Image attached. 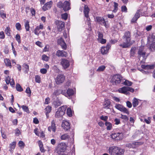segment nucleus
Here are the masks:
<instances>
[{"label":"nucleus","mask_w":155,"mask_h":155,"mask_svg":"<svg viewBox=\"0 0 155 155\" xmlns=\"http://www.w3.org/2000/svg\"><path fill=\"white\" fill-rule=\"evenodd\" d=\"M108 150L109 153L113 155H122L124 152V149L115 146L110 147Z\"/></svg>","instance_id":"f257e3e1"},{"label":"nucleus","mask_w":155,"mask_h":155,"mask_svg":"<svg viewBox=\"0 0 155 155\" xmlns=\"http://www.w3.org/2000/svg\"><path fill=\"white\" fill-rule=\"evenodd\" d=\"M130 33L129 32L127 31L125 33L124 38L125 39V41L123 43L120 44V45L123 48H128L130 46L132 43L130 42Z\"/></svg>","instance_id":"f03ea898"},{"label":"nucleus","mask_w":155,"mask_h":155,"mask_svg":"<svg viewBox=\"0 0 155 155\" xmlns=\"http://www.w3.org/2000/svg\"><path fill=\"white\" fill-rule=\"evenodd\" d=\"M123 78L119 74H116L113 76L111 80V83L113 85H116L122 83L123 81Z\"/></svg>","instance_id":"7ed1b4c3"},{"label":"nucleus","mask_w":155,"mask_h":155,"mask_svg":"<svg viewBox=\"0 0 155 155\" xmlns=\"http://www.w3.org/2000/svg\"><path fill=\"white\" fill-rule=\"evenodd\" d=\"M70 4L69 1H65L63 3L61 2H59L57 5L60 8H62L64 11L65 12L71 9L70 6Z\"/></svg>","instance_id":"20e7f679"},{"label":"nucleus","mask_w":155,"mask_h":155,"mask_svg":"<svg viewBox=\"0 0 155 155\" xmlns=\"http://www.w3.org/2000/svg\"><path fill=\"white\" fill-rule=\"evenodd\" d=\"M67 108L66 105H64L58 108L56 113L55 117L58 118L62 117L64 114Z\"/></svg>","instance_id":"39448f33"},{"label":"nucleus","mask_w":155,"mask_h":155,"mask_svg":"<svg viewBox=\"0 0 155 155\" xmlns=\"http://www.w3.org/2000/svg\"><path fill=\"white\" fill-rule=\"evenodd\" d=\"M110 136L113 139L120 140L123 138L124 134L122 131H119L116 133H112Z\"/></svg>","instance_id":"423d86ee"},{"label":"nucleus","mask_w":155,"mask_h":155,"mask_svg":"<svg viewBox=\"0 0 155 155\" xmlns=\"http://www.w3.org/2000/svg\"><path fill=\"white\" fill-rule=\"evenodd\" d=\"M115 107L117 109L121 112H123L128 114H129V112L127 109L121 104H116Z\"/></svg>","instance_id":"0eeeda50"},{"label":"nucleus","mask_w":155,"mask_h":155,"mask_svg":"<svg viewBox=\"0 0 155 155\" xmlns=\"http://www.w3.org/2000/svg\"><path fill=\"white\" fill-rule=\"evenodd\" d=\"M66 148V146L65 143H61L58 144L56 150L57 151V152L59 153L60 152H64Z\"/></svg>","instance_id":"6e6552de"},{"label":"nucleus","mask_w":155,"mask_h":155,"mask_svg":"<svg viewBox=\"0 0 155 155\" xmlns=\"http://www.w3.org/2000/svg\"><path fill=\"white\" fill-rule=\"evenodd\" d=\"M95 20L99 24L103 25L106 28H108V26L107 24L106 23L104 18L101 17H97Z\"/></svg>","instance_id":"1a4fd4ad"},{"label":"nucleus","mask_w":155,"mask_h":155,"mask_svg":"<svg viewBox=\"0 0 155 155\" xmlns=\"http://www.w3.org/2000/svg\"><path fill=\"white\" fill-rule=\"evenodd\" d=\"M97 34L98 35V38H97L98 41L102 44L105 43L106 42V40L103 38V35L102 33L101 32L98 31L97 32Z\"/></svg>","instance_id":"9d476101"},{"label":"nucleus","mask_w":155,"mask_h":155,"mask_svg":"<svg viewBox=\"0 0 155 155\" xmlns=\"http://www.w3.org/2000/svg\"><path fill=\"white\" fill-rule=\"evenodd\" d=\"M57 42L58 44L61 46L62 48L64 50L66 49L67 48L66 45L62 37H59L58 38Z\"/></svg>","instance_id":"9b49d317"},{"label":"nucleus","mask_w":155,"mask_h":155,"mask_svg":"<svg viewBox=\"0 0 155 155\" xmlns=\"http://www.w3.org/2000/svg\"><path fill=\"white\" fill-rule=\"evenodd\" d=\"M44 26L42 24L40 23L39 25L37 26L34 30V34L38 36L39 34L41 32L40 29H43Z\"/></svg>","instance_id":"f8f14e48"},{"label":"nucleus","mask_w":155,"mask_h":155,"mask_svg":"<svg viewBox=\"0 0 155 155\" xmlns=\"http://www.w3.org/2000/svg\"><path fill=\"white\" fill-rule=\"evenodd\" d=\"M65 80V77L62 74L58 75L56 78L55 81L57 84L63 83Z\"/></svg>","instance_id":"ddd939ff"},{"label":"nucleus","mask_w":155,"mask_h":155,"mask_svg":"<svg viewBox=\"0 0 155 155\" xmlns=\"http://www.w3.org/2000/svg\"><path fill=\"white\" fill-rule=\"evenodd\" d=\"M61 126L65 130H67L70 128V124L67 121L64 120L62 121Z\"/></svg>","instance_id":"4468645a"},{"label":"nucleus","mask_w":155,"mask_h":155,"mask_svg":"<svg viewBox=\"0 0 155 155\" xmlns=\"http://www.w3.org/2000/svg\"><path fill=\"white\" fill-rule=\"evenodd\" d=\"M58 31H61L64 27V23L61 21H56Z\"/></svg>","instance_id":"2eb2a0df"},{"label":"nucleus","mask_w":155,"mask_h":155,"mask_svg":"<svg viewBox=\"0 0 155 155\" xmlns=\"http://www.w3.org/2000/svg\"><path fill=\"white\" fill-rule=\"evenodd\" d=\"M55 122L54 120H53L51 122V126L48 127V130L50 131H52L53 132L55 133L56 131V126Z\"/></svg>","instance_id":"dca6fc26"},{"label":"nucleus","mask_w":155,"mask_h":155,"mask_svg":"<svg viewBox=\"0 0 155 155\" xmlns=\"http://www.w3.org/2000/svg\"><path fill=\"white\" fill-rule=\"evenodd\" d=\"M111 48V45L107 44L106 47H103L101 48V52L103 54H105L107 53L108 50Z\"/></svg>","instance_id":"f3484780"},{"label":"nucleus","mask_w":155,"mask_h":155,"mask_svg":"<svg viewBox=\"0 0 155 155\" xmlns=\"http://www.w3.org/2000/svg\"><path fill=\"white\" fill-rule=\"evenodd\" d=\"M61 63L64 69L67 68L70 65V63L68 61L64 59H63L61 60Z\"/></svg>","instance_id":"a211bd4d"},{"label":"nucleus","mask_w":155,"mask_h":155,"mask_svg":"<svg viewBox=\"0 0 155 155\" xmlns=\"http://www.w3.org/2000/svg\"><path fill=\"white\" fill-rule=\"evenodd\" d=\"M140 10H137L135 13L134 16L132 19L131 22L132 23H134L136 22L137 19L140 17Z\"/></svg>","instance_id":"6ab92c4d"},{"label":"nucleus","mask_w":155,"mask_h":155,"mask_svg":"<svg viewBox=\"0 0 155 155\" xmlns=\"http://www.w3.org/2000/svg\"><path fill=\"white\" fill-rule=\"evenodd\" d=\"M56 55L58 57H66L67 56V53L64 51L59 50L57 51Z\"/></svg>","instance_id":"aec40b11"},{"label":"nucleus","mask_w":155,"mask_h":155,"mask_svg":"<svg viewBox=\"0 0 155 155\" xmlns=\"http://www.w3.org/2000/svg\"><path fill=\"white\" fill-rule=\"evenodd\" d=\"M103 107L106 109L109 108L111 104V102L109 100H105L103 103Z\"/></svg>","instance_id":"412c9836"},{"label":"nucleus","mask_w":155,"mask_h":155,"mask_svg":"<svg viewBox=\"0 0 155 155\" xmlns=\"http://www.w3.org/2000/svg\"><path fill=\"white\" fill-rule=\"evenodd\" d=\"M138 54L140 56L142 57L145 59L146 58L145 57V52L143 50V47H140L139 51H138Z\"/></svg>","instance_id":"4be33fe9"},{"label":"nucleus","mask_w":155,"mask_h":155,"mask_svg":"<svg viewBox=\"0 0 155 155\" xmlns=\"http://www.w3.org/2000/svg\"><path fill=\"white\" fill-rule=\"evenodd\" d=\"M52 4V2L51 1L47 2L43 6L42 9L44 11H46L50 8L51 7Z\"/></svg>","instance_id":"5701e85b"},{"label":"nucleus","mask_w":155,"mask_h":155,"mask_svg":"<svg viewBox=\"0 0 155 155\" xmlns=\"http://www.w3.org/2000/svg\"><path fill=\"white\" fill-rule=\"evenodd\" d=\"M118 91L119 93L124 94H127L129 93L127 92V87H124L118 89Z\"/></svg>","instance_id":"b1692460"},{"label":"nucleus","mask_w":155,"mask_h":155,"mask_svg":"<svg viewBox=\"0 0 155 155\" xmlns=\"http://www.w3.org/2000/svg\"><path fill=\"white\" fill-rule=\"evenodd\" d=\"M141 68L145 69V70H149V69H153L154 67V65H144L142 64L141 65Z\"/></svg>","instance_id":"393cba45"},{"label":"nucleus","mask_w":155,"mask_h":155,"mask_svg":"<svg viewBox=\"0 0 155 155\" xmlns=\"http://www.w3.org/2000/svg\"><path fill=\"white\" fill-rule=\"evenodd\" d=\"M90 10L87 6L85 5L84 7V16L88 18L89 17V12Z\"/></svg>","instance_id":"a878e982"},{"label":"nucleus","mask_w":155,"mask_h":155,"mask_svg":"<svg viewBox=\"0 0 155 155\" xmlns=\"http://www.w3.org/2000/svg\"><path fill=\"white\" fill-rule=\"evenodd\" d=\"M74 91L71 89H68L67 92V93H64L65 95H64L66 97H70L71 96L74 94Z\"/></svg>","instance_id":"bb28decb"},{"label":"nucleus","mask_w":155,"mask_h":155,"mask_svg":"<svg viewBox=\"0 0 155 155\" xmlns=\"http://www.w3.org/2000/svg\"><path fill=\"white\" fill-rule=\"evenodd\" d=\"M46 112V114L47 117H49L48 114L51 110V107L49 106H47L45 109Z\"/></svg>","instance_id":"cd10ccee"},{"label":"nucleus","mask_w":155,"mask_h":155,"mask_svg":"<svg viewBox=\"0 0 155 155\" xmlns=\"http://www.w3.org/2000/svg\"><path fill=\"white\" fill-rule=\"evenodd\" d=\"M124 79H123V81H122V84L128 86H130L133 84L132 82L131 81L127 80H125L124 81Z\"/></svg>","instance_id":"c85d7f7f"},{"label":"nucleus","mask_w":155,"mask_h":155,"mask_svg":"<svg viewBox=\"0 0 155 155\" xmlns=\"http://www.w3.org/2000/svg\"><path fill=\"white\" fill-rule=\"evenodd\" d=\"M139 104V101L138 99L136 98H134L132 101V104L134 107H137Z\"/></svg>","instance_id":"c756f323"},{"label":"nucleus","mask_w":155,"mask_h":155,"mask_svg":"<svg viewBox=\"0 0 155 155\" xmlns=\"http://www.w3.org/2000/svg\"><path fill=\"white\" fill-rule=\"evenodd\" d=\"M16 142H13L12 143L10 144V148L11 149L10 150V152L12 153L13 152V150L15 148V147Z\"/></svg>","instance_id":"7c9ffc66"},{"label":"nucleus","mask_w":155,"mask_h":155,"mask_svg":"<svg viewBox=\"0 0 155 155\" xmlns=\"http://www.w3.org/2000/svg\"><path fill=\"white\" fill-rule=\"evenodd\" d=\"M69 137V136L67 134H65L61 136L60 138L62 140H66L68 139Z\"/></svg>","instance_id":"2f4dec72"},{"label":"nucleus","mask_w":155,"mask_h":155,"mask_svg":"<svg viewBox=\"0 0 155 155\" xmlns=\"http://www.w3.org/2000/svg\"><path fill=\"white\" fill-rule=\"evenodd\" d=\"M61 94H62L64 95H65L64 92L61 90H58L55 91L53 93V95L57 96Z\"/></svg>","instance_id":"473e14b6"},{"label":"nucleus","mask_w":155,"mask_h":155,"mask_svg":"<svg viewBox=\"0 0 155 155\" xmlns=\"http://www.w3.org/2000/svg\"><path fill=\"white\" fill-rule=\"evenodd\" d=\"M105 125L107 127V130H111L112 127V124L110 122H106L105 123Z\"/></svg>","instance_id":"72a5a7b5"},{"label":"nucleus","mask_w":155,"mask_h":155,"mask_svg":"<svg viewBox=\"0 0 155 155\" xmlns=\"http://www.w3.org/2000/svg\"><path fill=\"white\" fill-rule=\"evenodd\" d=\"M105 66L103 65L100 66L96 70V71L98 72L103 71L105 69Z\"/></svg>","instance_id":"f704fd0d"},{"label":"nucleus","mask_w":155,"mask_h":155,"mask_svg":"<svg viewBox=\"0 0 155 155\" xmlns=\"http://www.w3.org/2000/svg\"><path fill=\"white\" fill-rule=\"evenodd\" d=\"M10 31L11 29L9 27H6L5 31V33L8 36H10L11 35Z\"/></svg>","instance_id":"c9c22d12"},{"label":"nucleus","mask_w":155,"mask_h":155,"mask_svg":"<svg viewBox=\"0 0 155 155\" xmlns=\"http://www.w3.org/2000/svg\"><path fill=\"white\" fill-rule=\"evenodd\" d=\"M4 62L6 66L10 67V68L11 67V63L9 59H5L4 60Z\"/></svg>","instance_id":"e433bc0d"},{"label":"nucleus","mask_w":155,"mask_h":155,"mask_svg":"<svg viewBox=\"0 0 155 155\" xmlns=\"http://www.w3.org/2000/svg\"><path fill=\"white\" fill-rule=\"evenodd\" d=\"M25 28L27 31L29 30L30 26L29 24V21H26L25 23Z\"/></svg>","instance_id":"4c0bfd02"},{"label":"nucleus","mask_w":155,"mask_h":155,"mask_svg":"<svg viewBox=\"0 0 155 155\" xmlns=\"http://www.w3.org/2000/svg\"><path fill=\"white\" fill-rule=\"evenodd\" d=\"M114 10L113 11V12L114 13L116 12L118 9V4L115 2H114Z\"/></svg>","instance_id":"58836bf2"},{"label":"nucleus","mask_w":155,"mask_h":155,"mask_svg":"<svg viewBox=\"0 0 155 155\" xmlns=\"http://www.w3.org/2000/svg\"><path fill=\"white\" fill-rule=\"evenodd\" d=\"M136 47L132 48L130 51V55L131 56H134L136 52Z\"/></svg>","instance_id":"ea45409f"},{"label":"nucleus","mask_w":155,"mask_h":155,"mask_svg":"<svg viewBox=\"0 0 155 155\" xmlns=\"http://www.w3.org/2000/svg\"><path fill=\"white\" fill-rule=\"evenodd\" d=\"M149 48L152 51H155V42L151 45Z\"/></svg>","instance_id":"a19ab883"},{"label":"nucleus","mask_w":155,"mask_h":155,"mask_svg":"<svg viewBox=\"0 0 155 155\" xmlns=\"http://www.w3.org/2000/svg\"><path fill=\"white\" fill-rule=\"evenodd\" d=\"M154 39V36L153 35H149L148 38V42L151 41Z\"/></svg>","instance_id":"79ce46f5"},{"label":"nucleus","mask_w":155,"mask_h":155,"mask_svg":"<svg viewBox=\"0 0 155 155\" xmlns=\"http://www.w3.org/2000/svg\"><path fill=\"white\" fill-rule=\"evenodd\" d=\"M67 113L68 115V116L70 117L72 116V111L71 110V109L70 108L68 107L67 108Z\"/></svg>","instance_id":"37998d69"},{"label":"nucleus","mask_w":155,"mask_h":155,"mask_svg":"<svg viewBox=\"0 0 155 155\" xmlns=\"http://www.w3.org/2000/svg\"><path fill=\"white\" fill-rule=\"evenodd\" d=\"M16 88V90L19 91H23V89L19 84H17Z\"/></svg>","instance_id":"c03bdc74"},{"label":"nucleus","mask_w":155,"mask_h":155,"mask_svg":"<svg viewBox=\"0 0 155 155\" xmlns=\"http://www.w3.org/2000/svg\"><path fill=\"white\" fill-rule=\"evenodd\" d=\"M54 104L55 106L56 107H58V106L60 105L61 104V102L59 100H57L56 101L54 102Z\"/></svg>","instance_id":"a18cd8bd"},{"label":"nucleus","mask_w":155,"mask_h":155,"mask_svg":"<svg viewBox=\"0 0 155 155\" xmlns=\"http://www.w3.org/2000/svg\"><path fill=\"white\" fill-rule=\"evenodd\" d=\"M15 27L16 29L18 31H20L21 29V25L19 23H17L16 24Z\"/></svg>","instance_id":"49530a36"},{"label":"nucleus","mask_w":155,"mask_h":155,"mask_svg":"<svg viewBox=\"0 0 155 155\" xmlns=\"http://www.w3.org/2000/svg\"><path fill=\"white\" fill-rule=\"evenodd\" d=\"M22 109L27 113H29V110L27 107L25 105H23L21 106Z\"/></svg>","instance_id":"de8ad7c7"},{"label":"nucleus","mask_w":155,"mask_h":155,"mask_svg":"<svg viewBox=\"0 0 155 155\" xmlns=\"http://www.w3.org/2000/svg\"><path fill=\"white\" fill-rule=\"evenodd\" d=\"M35 81L36 82L40 83L41 82V78L38 75H36L35 77Z\"/></svg>","instance_id":"09e8293b"},{"label":"nucleus","mask_w":155,"mask_h":155,"mask_svg":"<svg viewBox=\"0 0 155 155\" xmlns=\"http://www.w3.org/2000/svg\"><path fill=\"white\" fill-rule=\"evenodd\" d=\"M42 59L45 61H48L49 59V57L45 54H44L42 57Z\"/></svg>","instance_id":"8fccbe9b"},{"label":"nucleus","mask_w":155,"mask_h":155,"mask_svg":"<svg viewBox=\"0 0 155 155\" xmlns=\"http://www.w3.org/2000/svg\"><path fill=\"white\" fill-rule=\"evenodd\" d=\"M20 38V36L19 34H18L16 35L15 37V39L19 44L21 43Z\"/></svg>","instance_id":"3c124183"},{"label":"nucleus","mask_w":155,"mask_h":155,"mask_svg":"<svg viewBox=\"0 0 155 155\" xmlns=\"http://www.w3.org/2000/svg\"><path fill=\"white\" fill-rule=\"evenodd\" d=\"M68 15L67 13H65L62 15L61 17L62 19L66 20L68 18Z\"/></svg>","instance_id":"603ef678"},{"label":"nucleus","mask_w":155,"mask_h":155,"mask_svg":"<svg viewBox=\"0 0 155 155\" xmlns=\"http://www.w3.org/2000/svg\"><path fill=\"white\" fill-rule=\"evenodd\" d=\"M25 92L27 94H28V96L30 97L31 94V91L30 88L29 87H27L26 89Z\"/></svg>","instance_id":"864d4df0"},{"label":"nucleus","mask_w":155,"mask_h":155,"mask_svg":"<svg viewBox=\"0 0 155 155\" xmlns=\"http://www.w3.org/2000/svg\"><path fill=\"white\" fill-rule=\"evenodd\" d=\"M11 79V78L9 76L6 78L5 81L7 84H8L10 83Z\"/></svg>","instance_id":"5fc2aeb1"},{"label":"nucleus","mask_w":155,"mask_h":155,"mask_svg":"<svg viewBox=\"0 0 155 155\" xmlns=\"http://www.w3.org/2000/svg\"><path fill=\"white\" fill-rule=\"evenodd\" d=\"M121 11L123 12H126L127 11V8L125 6H123L121 8Z\"/></svg>","instance_id":"6e6d98bb"},{"label":"nucleus","mask_w":155,"mask_h":155,"mask_svg":"<svg viewBox=\"0 0 155 155\" xmlns=\"http://www.w3.org/2000/svg\"><path fill=\"white\" fill-rule=\"evenodd\" d=\"M151 118L150 117H148L147 119H145L144 121L147 124H149L150 123V119Z\"/></svg>","instance_id":"4d7b16f0"},{"label":"nucleus","mask_w":155,"mask_h":155,"mask_svg":"<svg viewBox=\"0 0 155 155\" xmlns=\"http://www.w3.org/2000/svg\"><path fill=\"white\" fill-rule=\"evenodd\" d=\"M5 37L4 33L3 31L0 32V38L4 39Z\"/></svg>","instance_id":"13d9d810"},{"label":"nucleus","mask_w":155,"mask_h":155,"mask_svg":"<svg viewBox=\"0 0 155 155\" xmlns=\"http://www.w3.org/2000/svg\"><path fill=\"white\" fill-rule=\"evenodd\" d=\"M18 145L19 147H23L25 146L24 143L22 141H19L18 142Z\"/></svg>","instance_id":"bf43d9fd"},{"label":"nucleus","mask_w":155,"mask_h":155,"mask_svg":"<svg viewBox=\"0 0 155 155\" xmlns=\"http://www.w3.org/2000/svg\"><path fill=\"white\" fill-rule=\"evenodd\" d=\"M100 118L101 120L106 121L107 120L108 117L107 116H104L102 115L101 117Z\"/></svg>","instance_id":"052dcab7"},{"label":"nucleus","mask_w":155,"mask_h":155,"mask_svg":"<svg viewBox=\"0 0 155 155\" xmlns=\"http://www.w3.org/2000/svg\"><path fill=\"white\" fill-rule=\"evenodd\" d=\"M126 105L129 108H131L132 107V104L129 101H128L126 102Z\"/></svg>","instance_id":"680f3d73"},{"label":"nucleus","mask_w":155,"mask_h":155,"mask_svg":"<svg viewBox=\"0 0 155 155\" xmlns=\"http://www.w3.org/2000/svg\"><path fill=\"white\" fill-rule=\"evenodd\" d=\"M40 72L43 74H45L47 72V70L45 68H42L40 70Z\"/></svg>","instance_id":"e2e57ef3"},{"label":"nucleus","mask_w":155,"mask_h":155,"mask_svg":"<svg viewBox=\"0 0 155 155\" xmlns=\"http://www.w3.org/2000/svg\"><path fill=\"white\" fill-rule=\"evenodd\" d=\"M121 118L123 119H124L125 120H127L128 119V118L127 117L126 115H123L122 114H121Z\"/></svg>","instance_id":"0e129e2a"},{"label":"nucleus","mask_w":155,"mask_h":155,"mask_svg":"<svg viewBox=\"0 0 155 155\" xmlns=\"http://www.w3.org/2000/svg\"><path fill=\"white\" fill-rule=\"evenodd\" d=\"M9 84H10L11 86L14 87L15 85V82L14 80L12 79Z\"/></svg>","instance_id":"69168bd1"},{"label":"nucleus","mask_w":155,"mask_h":155,"mask_svg":"<svg viewBox=\"0 0 155 155\" xmlns=\"http://www.w3.org/2000/svg\"><path fill=\"white\" fill-rule=\"evenodd\" d=\"M114 121L115 122V124L116 125H118L120 123V120L117 118H115Z\"/></svg>","instance_id":"338daca9"},{"label":"nucleus","mask_w":155,"mask_h":155,"mask_svg":"<svg viewBox=\"0 0 155 155\" xmlns=\"http://www.w3.org/2000/svg\"><path fill=\"white\" fill-rule=\"evenodd\" d=\"M136 144H134V143L133 144H128L127 146L130 148H134L135 147V145Z\"/></svg>","instance_id":"774afa93"}]
</instances>
